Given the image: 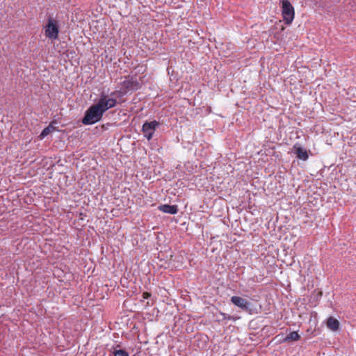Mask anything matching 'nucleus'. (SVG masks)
I'll return each mask as SVG.
<instances>
[{
	"instance_id": "f257e3e1",
	"label": "nucleus",
	"mask_w": 356,
	"mask_h": 356,
	"mask_svg": "<svg viewBox=\"0 0 356 356\" xmlns=\"http://www.w3.org/2000/svg\"><path fill=\"white\" fill-rule=\"evenodd\" d=\"M103 115L97 105L95 104L86 110L85 115L82 119V123L86 125L93 124L100 121Z\"/></svg>"
},
{
	"instance_id": "f03ea898",
	"label": "nucleus",
	"mask_w": 356,
	"mask_h": 356,
	"mask_svg": "<svg viewBox=\"0 0 356 356\" xmlns=\"http://www.w3.org/2000/svg\"><path fill=\"white\" fill-rule=\"evenodd\" d=\"M115 94V92H112L111 96L106 95L105 93L101 94L100 97L96 104L103 114L108 109L112 108L117 105V99L112 97Z\"/></svg>"
},
{
	"instance_id": "7ed1b4c3",
	"label": "nucleus",
	"mask_w": 356,
	"mask_h": 356,
	"mask_svg": "<svg viewBox=\"0 0 356 356\" xmlns=\"http://www.w3.org/2000/svg\"><path fill=\"white\" fill-rule=\"evenodd\" d=\"M282 15L286 24H291L294 19L295 11L289 0H281Z\"/></svg>"
},
{
	"instance_id": "20e7f679",
	"label": "nucleus",
	"mask_w": 356,
	"mask_h": 356,
	"mask_svg": "<svg viewBox=\"0 0 356 356\" xmlns=\"http://www.w3.org/2000/svg\"><path fill=\"white\" fill-rule=\"evenodd\" d=\"M45 36L51 40H56L58 37L59 27L57 20L52 17L48 19L47 24L44 27Z\"/></svg>"
},
{
	"instance_id": "39448f33",
	"label": "nucleus",
	"mask_w": 356,
	"mask_h": 356,
	"mask_svg": "<svg viewBox=\"0 0 356 356\" xmlns=\"http://www.w3.org/2000/svg\"><path fill=\"white\" fill-rule=\"evenodd\" d=\"M140 84L136 76H128L121 83L122 92L125 94L130 91H135L139 89Z\"/></svg>"
},
{
	"instance_id": "423d86ee",
	"label": "nucleus",
	"mask_w": 356,
	"mask_h": 356,
	"mask_svg": "<svg viewBox=\"0 0 356 356\" xmlns=\"http://www.w3.org/2000/svg\"><path fill=\"white\" fill-rule=\"evenodd\" d=\"M159 123L156 120H153L149 122H146L143 124L142 131L144 136L148 140H151L156 129L159 127Z\"/></svg>"
},
{
	"instance_id": "0eeeda50",
	"label": "nucleus",
	"mask_w": 356,
	"mask_h": 356,
	"mask_svg": "<svg viewBox=\"0 0 356 356\" xmlns=\"http://www.w3.org/2000/svg\"><path fill=\"white\" fill-rule=\"evenodd\" d=\"M231 302L236 307L241 308L244 311L250 309V302L246 299H244L240 296H232L231 298Z\"/></svg>"
},
{
	"instance_id": "6e6552de",
	"label": "nucleus",
	"mask_w": 356,
	"mask_h": 356,
	"mask_svg": "<svg viewBox=\"0 0 356 356\" xmlns=\"http://www.w3.org/2000/svg\"><path fill=\"white\" fill-rule=\"evenodd\" d=\"M293 149L298 159L303 161L308 159L309 155L307 150L302 148L299 143H296L293 145Z\"/></svg>"
},
{
	"instance_id": "1a4fd4ad",
	"label": "nucleus",
	"mask_w": 356,
	"mask_h": 356,
	"mask_svg": "<svg viewBox=\"0 0 356 356\" xmlns=\"http://www.w3.org/2000/svg\"><path fill=\"white\" fill-rule=\"evenodd\" d=\"M326 325L330 330L336 332L339 330L340 323L337 318H334L333 316H330L327 319Z\"/></svg>"
},
{
	"instance_id": "9d476101",
	"label": "nucleus",
	"mask_w": 356,
	"mask_h": 356,
	"mask_svg": "<svg viewBox=\"0 0 356 356\" xmlns=\"http://www.w3.org/2000/svg\"><path fill=\"white\" fill-rule=\"evenodd\" d=\"M159 209L163 213L170 214H176L178 211L177 207L176 205L163 204L159 207Z\"/></svg>"
},
{
	"instance_id": "9b49d317",
	"label": "nucleus",
	"mask_w": 356,
	"mask_h": 356,
	"mask_svg": "<svg viewBox=\"0 0 356 356\" xmlns=\"http://www.w3.org/2000/svg\"><path fill=\"white\" fill-rule=\"evenodd\" d=\"M54 130H55V127L53 125L49 124L48 127H45L42 130V131L41 132V134L39 136V138L40 139H43L44 137L48 136L50 133H51Z\"/></svg>"
},
{
	"instance_id": "f8f14e48",
	"label": "nucleus",
	"mask_w": 356,
	"mask_h": 356,
	"mask_svg": "<svg viewBox=\"0 0 356 356\" xmlns=\"http://www.w3.org/2000/svg\"><path fill=\"white\" fill-rule=\"evenodd\" d=\"M300 338V336L298 333V332L293 331L291 332L289 334H288L284 339V341H298Z\"/></svg>"
},
{
	"instance_id": "ddd939ff",
	"label": "nucleus",
	"mask_w": 356,
	"mask_h": 356,
	"mask_svg": "<svg viewBox=\"0 0 356 356\" xmlns=\"http://www.w3.org/2000/svg\"><path fill=\"white\" fill-rule=\"evenodd\" d=\"M114 356H129V354L127 352H126L124 350H116L113 352Z\"/></svg>"
},
{
	"instance_id": "4468645a",
	"label": "nucleus",
	"mask_w": 356,
	"mask_h": 356,
	"mask_svg": "<svg viewBox=\"0 0 356 356\" xmlns=\"http://www.w3.org/2000/svg\"><path fill=\"white\" fill-rule=\"evenodd\" d=\"M220 315L222 316V319H224V320L227 319V320H230V321H236L238 318L236 317L227 315L222 312H220Z\"/></svg>"
},
{
	"instance_id": "2eb2a0df",
	"label": "nucleus",
	"mask_w": 356,
	"mask_h": 356,
	"mask_svg": "<svg viewBox=\"0 0 356 356\" xmlns=\"http://www.w3.org/2000/svg\"><path fill=\"white\" fill-rule=\"evenodd\" d=\"M151 296V293H149V292H144L143 293V298L144 299H147L149 298V297Z\"/></svg>"
}]
</instances>
